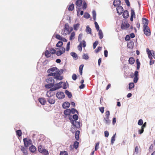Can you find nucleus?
<instances>
[{"mask_svg": "<svg viewBox=\"0 0 155 155\" xmlns=\"http://www.w3.org/2000/svg\"><path fill=\"white\" fill-rule=\"evenodd\" d=\"M54 76V78L57 80H61L63 79V76H61L60 74L58 71L51 73L48 75V76Z\"/></svg>", "mask_w": 155, "mask_h": 155, "instance_id": "nucleus-1", "label": "nucleus"}, {"mask_svg": "<svg viewBox=\"0 0 155 155\" xmlns=\"http://www.w3.org/2000/svg\"><path fill=\"white\" fill-rule=\"evenodd\" d=\"M24 145L25 147H27L29 145L31 144L32 142L31 139H27V138H25L23 139Z\"/></svg>", "mask_w": 155, "mask_h": 155, "instance_id": "nucleus-2", "label": "nucleus"}, {"mask_svg": "<svg viewBox=\"0 0 155 155\" xmlns=\"http://www.w3.org/2000/svg\"><path fill=\"white\" fill-rule=\"evenodd\" d=\"M82 0H77L76 2V5L77 8V15L78 16V14L79 12L80 11V8L81 7L82 4Z\"/></svg>", "mask_w": 155, "mask_h": 155, "instance_id": "nucleus-3", "label": "nucleus"}, {"mask_svg": "<svg viewBox=\"0 0 155 155\" xmlns=\"http://www.w3.org/2000/svg\"><path fill=\"white\" fill-rule=\"evenodd\" d=\"M152 51L153 52L151 53L148 48H147V52L148 54L149 58L150 59V60L152 59V56L155 59V53L153 51Z\"/></svg>", "mask_w": 155, "mask_h": 155, "instance_id": "nucleus-4", "label": "nucleus"}, {"mask_svg": "<svg viewBox=\"0 0 155 155\" xmlns=\"http://www.w3.org/2000/svg\"><path fill=\"white\" fill-rule=\"evenodd\" d=\"M143 30L144 34L147 36H149L150 35L151 33L149 28L148 26L146 28L143 27Z\"/></svg>", "mask_w": 155, "mask_h": 155, "instance_id": "nucleus-5", "label": "nucleus"}, {"mask_svg": "<svg viewBox=\"0 0 155 155\" xmlns=\"http://www.w3.org/2000/svg\"><path fill=\"white\" fill-rule=\"evenodd\" d=\"M56 96L59 99H62L65 97V95L64 92H59L56 94Z\"/></svg>", "mask_w": 155, "mask_h": 155, "instance_id": "nucleus-6", "label": "nucleus"}, {"mask_svg": "<svg viewBox=\"0 0 155 155\" xmlns=\"http://www.w3.org/2000/svg\"><path fill=\"white\" fill-rule=\"evenodd\" d=\"M130 26V24L127 22H124L122 23L121 25V28L122 29H126Z\"/></svg>", "mask_w": 155, "mask_h": 155, "instance_id": "nucleus-7", "label": "nucleus"}, {"mask_svg": "<svg viewBox=\"0 0 155 155\" xmlns=\"http://www.w3.org/2000/svg\"><path fill=\"white\" fill-rule=\"evenodd\" d=\"M117 13L119 15H121L123 12L124 9L121 6H119L117 8Z\"/></svg>", "mask_w": 155, "mask_h": 155, "instance_id": "nucleus-8", "label": "nucleus"}, {"mask_svg": "<svg viewBox=\"0 0 155 155\" xmlns=\"http://www.w3.org/2000/svg\"><path fill=\"white\" fill-rule=\"evenodd\" d=\"M59 69H58L56 67H53L49 69L48 71L47 72L49 74L53 73L52 72L53 71H56L57 72V71H58Z\"/></svg>", "mask_w": 155, "mask_h": 155, "instance_id": "nucleus-9", "label": "nucleus"}, {"mask_svg": "<svg viewBox=\"0 0 155 155\" xmlns=\"http://www.w3.org/2000/svg\"><path fill=\"white\" fill-rule=\"evenodd\" d=\"M142 22L143 24H144L143 26V27L146 28V27L148 26V20L146 18H142Z\"/></svg>", "mask_w": 155, "mask_h": 155, "instance_id": "nucleus-10", "label": "nucleus"}, {"mask_svg": "<svg viewBox=\"0 0 155 155\" xmlns=\"http://www.w3.org/2000/svg\"><path fill=\"white\" fill-rule=\"evenodd\" d=\"M46 82L48 84H52L54 85V81L52 78H49L46 80Z\"/></svg>", "mask_w": 155, "mask_h": 155, "instance_id": "nucleus-11", "label": "nucleus"}, {"mask_svg": "<svg viewBox=\"0 0 155 155\" xmlns=\"http://www.w3.org/2000/svg\"><path fill=\"white\" fill-rule=\"evenodd\" d=\"M129 16V14L128 11L125 10L123 12V16L124 18H128Z\"/></svg>", "mask_w": 155, "mask_h": 155, "instance_id": "nucleus-12", "label": "nucleus"}, {"mask_svg": "<svg viewBox=\"0 0 155 155\" xmlns=\"http://www.w3.org/2000/svg\"><path fill=\"white\" fill-rule=\"evenodd\" d=\"M47 100L50 104H54L55 102L54 99L52 98L51 97L47 98Z\"/></svg>", "mask_w": 155, "mask_h": 155, "instance_id": "nucleus-13", "label": "nucleus"}, {"mask_svg": "<svg viewBox=\"0 0 155 155\" xmlns=\"http://www.w3.org/2000/svg\"><path fill=\"white\" fill-rule=\"evenodd\" d=\"M70 104L68 102H65L62 104V107L66 109L68 108L70 106Z\"/></svg>", "mask_w": 155, "mask_h": 155, "instance_id": "nucleus-14", "label": "nucleus"}, {"mask_svg": "<svg viewBox=\"0 0 155 155\" xmlns=\"http://www.w3.org/2000/svg\"><path fill=\"white\" fill-rule=\"evenodd\" d=\"M121 3V1L119 0H114L113 2V5L115 6H117Z\"/></svg>", "mask_w": 155, "mask_h": 155, "instance_id": "nucleus-15", "label": "nucleus"}, {"mask_svg": "<svg viewBox=\"0 0 155 155\" xmlns=\"http://www.w3.org/2000/svg\"><path fill=\"white\" fill-rule=\"evenodd\" d=\"M52 91H53L51 90L50 89L49 91L47 92L46 95L48 98L51 97L54 94L53 93Z\"/></svg>", "mask_w": 155, "mask_h": 155, "instance_id": "nucleus-16", "label": "nucleus"}, {"mask_svg": "<svg viewBox=\"0 0 155 155\" xmlns=\"http://www.w3.org/2000/svg\"><path fill=\"white\" fill-rule=\"evenodd\" d=\"M39 101L42 105H45L46 103V100L44 98H41L38 99Z\"/></svg>", "mask_w": 155, "mask_h": 155, "instance_id": "nucleus-17", "label": "nucleus"}, {"mask_svg": "<svg viewBox=\"0 0 155 155\" xmlns=\"http://www.w3.org/2000/svg\"><path fill=\"white\" fill-rule=\"evenodd\" d=\"M70 54L71 56L73 57L74 59L76 60L78 59V56L75 52H71V53Z\"/></svg>", "mask_w": 155, "mask_h": 155, "instance_id": "nucleus-18", "label": "nucleus"}, {"mask_svg": "<svg viewBox=\"0 0 155 155\" xmlns=\"http://www.w3.org/2000/svg\"><path fill=\"white\" fill-rule=\"evenodd\" d=\"M54 87L51 89V90L55 91L60 88V87L58 85H57L56 84H54Z\"/></svg>", "mask_w": 155, "mask_h": 155, "instance_id": "nucleus-19", "label": "nucleus"}, {"mask_svg": "<svg viewBox=\"0 0 155 155\" xmlns=\"http://www.w3.org/2000/svg\"><path fill=\"white\" fill-rule=\"evenodd\" d=\"M64 113L66 116L70 115L71 114V109H67L64 110Z\"/></svg>", "mask_w": 155, "mask_h": 155, "instance_id": "nucleus-20", "label": "nucleus"}, {"mask_svg": "<svg viewBox=\"0 0 155 155\" xmlns=\"http://www.w3.org/2000/svg\"><path fill=\"white\" fill-rule=\"evenodd\" d=\"M29 150L31 152L34 153L36 150V148L35 146L32 145L29 147Z\"/></svg>", "mask_w": 155, "mask_h": 155, "instance_id": "nucleus-21", "label": "nucleus"}, {"mask_svg": "<svg viewBox=\"0 0 155 155\" xmlns=\"http://www.w3.org/2000/svg\"><path fill=\"white\" fill-rule=\"evenodd\" d=\"M80 131L79 130H77L76 131L75 134V138L77 140H78L79 138V135Z\"/></svg>", "mask_w": 155, "mask_h": 155, "instance_id": "nucleus-22", "label": "nucleus"}, {"mask_svg": "<svg viewBox=\"0 0 155 155\" xmlns=\"http://www.w3.org/2000/svg\"><path fill=\"white\" fill-rule=\"evenodd\" d=\"M65 93L67 95L68 97L69 98L71 97L72 95L71 92H69L68 91L66 90L65 91Z\"/></svg>", "mask_w": 155, "mask_h": 155, "instance_id": "nucleus-23", "label": "nucleus"}, {"mask_svg": "<svg viewBox=\"0 0 155 155\" xmlns=\"http://www.w3.org/2000/svg\"><path fill=\"white\" fill-rule=\"evenodd\" d=\"M134 44L133 41H130V42L127 43V47L128 48H133Z\"/></svg>", "mask_w": 155, "mask_h": 155, "instance_id": "nucleus-24", "label": "nucleus"}, {"mask_svg": "<svg viewBox=\"0 0 155 155\" xmlns=\"http://www.w3.org/2000/svg\"><path fill=\"white\" fill-rule=\"evenodd\" d=\"M98 35L99 36V38L100 39L102 38L103 37V35L102 32V31L101 30H98Z\"/></svg>", "mask_w": 155, "mask_h": 155, "instance_id": "nucleus-25", "label": "nucleus"}, {"mask_svg": "<svg viewBox=\"0 0 155 155\" xmlns=\"http://www.w3.org/2000/svg\"><path fill=\"white\" fill-rule=\"evenodd\" d=\"M135 61L134 58L133 57H130L129 58V62L130 64H134Z\"/></svg>", "mask_w": 155, "mask_h": 155, "instance_id": "nucleus-26", "label": "nucleus"}, {"mask_svg": "<svg viewBox=\"0 0 155 155\" xmlns=\"http://www.w3.org/2000/svg\"><path fill=\"white\" fill-rule=\"evenodd\" d=\"M21 150L25 155H27V151L25 148H24L22 146H21Z\"/></svg>", "mask_w": 155, "mask_h": 155, "instance_id": "nucleus-27", "label": "nucleus"}, {"mask_svg": "<svg viewBox=\"0 0 155 155\" xmlns=\"http://www.w3.org/2000/svg\"><path fill=\"white\" fill-rule=\"evenodd\" d=\"M75 34L74 32H72L71 35L70 37V40L72 41L73 40L74 38Z\"/></svg>", "mask_w": 155, "mask_h": 155, "instance_id": "nucleus-28", "label": "nucleus"}, {"mask_svg": "<svg viewBox=\"0 0 155 155\" xmlns=\"http://www.w3.org/2000/svg\"><path fill=\"white\" fill-rule=\"evenodd\" d=\"M45 55L47 58L50 57L51 56V54L50 53V52L46 50L45 52Z\"/></svg>", "mask_w": 155, "mask_h": 155, "instance_id": "nucleus-29", "label": "nucleus"}, {"mask_svg": "<svg viewBox=\"0 0 155 155\" xmlns=\"http://www.w3.org/2000/svg\"><path fill=\"white\" fill-rule=\"evenodd\" d=\"M63 43L62 41H59L56 45V46L58 47H61L63 45Z\"/></svg>", "mask_w": 155, "mask_h": 155, "instance_id": "nucleus-30", "label": "nucleus"}, {"mask_svg": "<svg viewBox=\"0 0 155 155\" xmlns=\"http://www.w3.org/2000/svg\"><path fill=\"white\" fill-rule=\"evenodd\" d=\"M54 86V85L52 84H49L45 85V87L47 88H52Z\"/></svg>", "mask_w": 155, "mask_h": 155, "instance_id": "nucleus-31", "label": "nucleus"}, {"mask_svg": "<svg viewBox=\"0 0 155 155\" xmlns=\"http://www.w3.org/2000/svg\"><path fill=\"white\" fill-rule=\"evenodd\" d=\"M116 134H114L111 137V143L112 144H113L114 141H115V137Z\"/></svg>", "mask_w": 155, "mask_h": 155, "instance_id": "nucleus-32", "label": "nucleus"}, {"mask_svg": "<svg viewBox=\"0 0 155 155\" xmlns=\"http://www.w3.org/2000/svg\"><path fill=\"white\" fill-rule=\"evenodd\" d=\"M86 31L88 33H89V34H91V28H90L89 26H87L86 27Z\"/></svg>", "mask_w": 155, "mask_h": 155, "instance_id": "nucleus-33", "label": "nucleus"}, {"mask_svg": "<svg viewBox=\"0 0 155 155\" xmlns=\"http://www.w3.org/2000/svg\"><path fill=\"white\" fill-rule=\"evenodd\" d=\"M44 149L43 148L41 145H40L38 147V151L41 153H42Z\"/></svg>", "mask_w": 155, "mask_h": 155, "instance_id": "nucleus-34", "label": "nucleus"}, {"mask_svg": "<svg viewBox=\"0 0 155 155\" xmlns=\"http://www.w3.org/2000/svg\"><path fill=\"white\" fill-rule=\"evenodd\" d=\"M104 120H105V123L106 124L109 125L110 123V120L109 119V118H104Z\"/></svg>", "mask_w": 155, "mask_h": 155, "instance_id": "nucleus-35", "label": "nucleus"}, {"mask_svg": "<svg viewBox=\"0 0 155 155\" xmlns=\"http://www.w3.org/2000/svg\"><path fill=\"white\" fill-rule=\"evenodd\" d=\"M76 112L78 114V111L74 108H73L71 110V113L73 114H75Z\"/></svg>", "mask_w": 155, "mask_h": 155, "instance_id": "nucleus-36", "label": "nucleus"}, {"mask_svg": "<svg viewBox=\"0 0 155 155\" xmlns=\"http://www.w3.org/2000/svg\"><path fill=\"white\" fill-rule=\"evenodd\" d=\"M83 67L84 65L83 64L81 65L79 67V72L81 75H82V70Z\"/></svg>", "mask_w": 155, "mask_h": 155, "instance_id": "nucleus-37", "label": "nucleus"}, {"mask_svg": "<svg viewBox=\"0 0 155 155\" xmlns=\"http://www.w3.org/2000/svg\"><path fill=\"white\" fill-rule=\"evenodd\" d=\"M80 25V24L79 23H77V24H75L74 25V29L75 30H77L78 29V28L79 27Z\"/></svg>", "mask_w": 155, "mask_h": 155, "instance_id": "nucleus-38", "label": "nucleus"}, {"mask_svg": "<svg viewBox=\"0 0 155 155\" xmlns=\"http://www.w3.org/2000/svg\"><path fill=\"white\" fill-rule=\"evenodd\" d=\"M49 52L50 53L54 54L56 53V51L55 49L53 48H51Z\"/></svg>", "mask_w": 155, "mask_h": 155, "instance_id": "nucleus-39", "label": "nucleus"}, {"mask_svg": "<svg viewBox=\"0 0 155 155\" xmlns=\"http://www.w3.org/2000/svg\"><path fill=\"white\" fill-rule=\"evenodd\" d=\"M92 13L93 19L94 20H95L96 19V12L94 10L92 11Z\"/></svg>", "mask_w": 155, "mask_h": 155, "instance_id": "nucleus-40", "label": "nucleus"}, {"mask_svg": "<svg viewBox=\"0 0 155 155\" xmlns=\"http://www.w3.org/2000/svg\"><path fill=\"white\" fill-rule=\"evenodd\" d=\"M74 8V5L73 4H71L69 6V7L68 8V10L69 11H72Z\"/></svg>", "mask_w": 155, "mask_h": 155, "instance_id": "nucleus-41", "label": "nucleus"}, {"mask_svg": "<svg viewBox=\"0 0 155 155\" xmlns=\"http://www.w3.org/2000/svg\"><path fill=\"white\" fill-rule=\"evenodd\" d=\"M90 17V15L87 12H85L84 15V17L86 18H88Z\"/></svg>", "mask_w": 155, "mask_h": 155, "instance_id": "nucleus-42", "label": "nucleus"}, {"mask_svg": "<svg viewBox=\"0 0 155 155\" xmlns=\"http://www.w3.org/2000/svg\"><path fill=\"white\" fill-rule=\"evenodd\" d=\"M77 128H79L80 127V123L76 121L75 124L74 125Z\"/></svg>", "mask_w": 155, "mask_h": 155, "instance_id": "nucleus-43", "label": "nucleus"}, {"mask_svg": "<svg viewBox=\"0 0 155 155\" xmlns=\"http://www.w3.org/2000/svg\"><path fill=\"white\" fill-rule=\"evenodd\" d=\"M83 36V34L82 33L80 34L78 36V41L81 43V40L82 39Z\"/></svg>", "mask_w": 155, "mask_h": 155, "instance_id": "nucleus-44", "label": "nucleus"}, {"mask_svg": "<svg viewBox=\"0 0 155 155\" xmlns=\"http://www.w3.org/2000/svg\"><path fill=\"white\" fill-rule=\"evenodd\" d=\"M134 85L133 83H130L129 84V89L130 90L134 88Z\"/></svg>", "mask_w": 155, "mask_h": 155, "instance_id": "nucleus-45", "label": "nucleus"}, {"mask_svg": "<svg viewBox=\"0 0 155 155\" xmlns=\"http://www.w3.org/2000/svg\"><path fill=\"white\" fill-rule=\"evenodd\" d=\"M69 119L71 120V122L72 126H74L75 124L76 121L73 120L72 118L70 117H69Z\"/></svg>", "mask_w": 155, "mask_h": 155, "instance_id": "nucleus-46", "label": "nucleus"}, {"mask_svg": "<svg viewBox=\"0 0 155 155\" xmlns=\"http://www.w3.org/2000/svg\"><path fill=\"white\" fill-rule=\"evenodd\" d=\"M55 53L58 56H60L63 54L61 50H59L57 51Z\"/></svg>", "mask_w": 155, "mask_h": 155, "instance_id": "nucleus-47", "label": "nucleus"}, {"mask_svg": "<svg viewBox=\"0 0 155 155\" xmlns=\"http://www.w3.org/2000/svg\"><path fill=\"white\" fill-rule=\"evenodd\" d=\"M83 58L85 60H87L89 58V57L88 56L87 54H84L83 57Z\"/></svg>", "mask_w": 155, "mask_h": 155, "instance_id": "nucleus-48", "label": "nucleus"}, {"mask_svg": "<svg viewBox=\"0 0 155 155\" xmlns=\"http://www.w3.org/2000/svg\"><path fill=\"white\" fill-rule=\"evenodd\" d=\"M16 134L19 137L21 135V130H17L16 131Z\"/></svg>", "mask_w": 155, "mask_h": 155, "instance_id": "nucleus-49", "label": "nucleus"}, {"mask_svg": "<svg viewBox=\"0 0 155 155\" xmlns=\"http://www.w3.org/2000/svg\"><path fill=\"white\" fill-rule=\"evenodd\" d=\"M82 42H81V43L80 42V43L78 47V50H79V51H81L82 50Z\"/></svg>", "mask_w": 155, "mask_h": 155, "instance_id": "nucleus-50", "label": "nucleus"}, {"mask_svg": "<svg viewBox=\"0 0 155 155\" xmlns=\"http://www.w3.org/2000/svg\"><path fill=\"white\" fill-rule=\"evenodd\" d=\"M98 41H96L94 42L93 44V48L94 49L96 47L97 45L98 44Z\"/></svg>", "mask_w": 155, "mask_h": 155, "instance_id": "nucleus-51", "label": "nucleus"}, {"mask_svg": "<svg viewBox=\"0 0 155 155\" xmlns=\"http://www.w3.org/2000/svg\"><path fill=\"white\" fill-rule=\"evenodd\" d=\"M110 115V112L107 111L105 112V118H109V116Z\"/></svg>", "mask_w": 155, "mask_h": 155, "instance_id": "nucleus-52", "label": "nucleus"}, {"mask_svg": "<svg viewBox=\"0 0 155 155\" xmlns=\"http://www.w3.org/2000/svg\"><path fill=\"white\" fill-rule=\"evenodd\" d=\"M60 155H68V153L67 151H64L60 152Z\"/></svg>", "mask_w": 155, "mask_h": 155, "instance_id": "nucleus-53", "label": "nucleus"}, {"mask_svg": "<svg viewBox=\"0 0 155 155\" xmlns=\"http://www.w3.org/2000/svg\"><path fill=\"white\" fill-rule=\"evenodd\" d=\"M101 49L102 47H98L97 49L95 50V52L96 53H97L101 50Z\"/></svg>", "mask_w": 155, "mask_h": 155, "instance_id": "nucleus-54", "label": "nucleus"}, {"mask_svg": "<svg viewBox=\"0 0 155 155\" xmlns=\"http://www.w3.org/2000/svg\"><path fill=\"white\" fill-rule=\"evenodd\" d=\"M71 30H70V31H68L67 30H65L64 29L63 34H64L65 35H66L68 34H69Z\"/></svg>", "mask_w": 155, "mask_h": 155, "instance_id": "nucleus-55", "label": "nucleus"}, {"mask_svg": "<svg viewBox=\"0 0 155 155\" xmlns=\"http://www.w3.org/2000/svg\"><path fill=\"white\" fill-rule=\"evenodd\" d=\"M76 128L75 126L74 125L72 126L71 131L72 132H74L76 130Z\"/></svg>", "mask_w": 155, "mask_h": 155, "instance_id": "nucleus-56", "label": "nucleus"}, {"mask_svg": "<svg viewBox=\"0 0 155 155\" xmlns=\"http://www.w3.org/2000/svg\"><path fill=\"white\" fill-rule=\"evenodd\" d=\"M78 143L77 141H76L75 142H74V145L75 149H77L78 147Z\"/></svg>", "mask_w": 155, "mask_h": 155, "instance_id": "nucleus-57", "label": "nucleus"}, {"mask_svg": "<svg viewBox=\"0 0 155 155\" xmlns=\"http://www.w3.org/2000/svg\"><path fill=\"white\" fill-rule=\"evenodd\" d=\"M73 118L75 120H77L78 119V115L76 114H75L73 116Z\"/></svg>", "mask_w": 155, "mask_h": 155, "instance_id": "nucleus-58", "label": "nucleus"}, {"mask_svg": "<svg viewBox=\"0 0 155 155\" xmlns=\"http://www.w3.org/2000/svg\"><path fill=\"white\" fill-rule=\"evenodd\" d=\"M64 29L65 30H67L68 31H70L69 30V26L68 24H65L64 26Z\"/></svg>", "mask_w": 155, "mask_h": 155, "instance_id": "nucleus-59", "label": "nucleus"}, {"mask_svg": "<svg viewBox=\"0 0 155 155\" xmlns=\"http://www.w3.org/2000/svg\"><path fill=\"white\" fill-rule=\"evenodd\" d=\"M99 109L100 111L103 114L104 111V107H99Z\"/></svg>", "mask_w": 155, "mask_h": 155, "instance_id": "nucleus-60", "label": "nucleus"}, {"mask_svg": "<svg viewBox=\"0 0 155 155\" xmlns=\"http://www.w3.org/2000/svg\"><path fill=\"white\" fill-rule=\"evenodd\" d=\"M55 38L60 40H61L62 37H61L60 35L57 34L56 35Z\"/></svg>", "mask_w": 155, "mask_h": 155, "instance_id": "nucleus-61", "label": "nucleus"}, {"mask_svg": "<svg viewBox=\"0 0 155 155\" xmlns=\"http://www.w3.org/2000/svg\"><path fill=\"white\" fill-rule=\"evenodd\" d=\"M99 145V143L97 142L96 144V145L95 147V150H97L99 148L98 146Z\"/></svg>", "mask_w": 155, "mask_h": 155, "instance_id": "nucleus-62", "label": "nucleus"}, {"mask_svg": "<svg viewBox=\"0 0 155 155\" xmlns=\"http://www.w3.org/2000/svg\"><path fill=\"white\" fill-rule=\"evenodd\" d=\"M143 122L142 120L140 119L138 121V124L139 125H141L143 124Z\"/></svg>", "mask_w": 155, "mask_h": 155, "instance_id": "nucleus-63", "label": "nucleus"}, {"mask_svg": "<svg viewBox=\"0 0 155 155\" xmlns=\"http://www.w3.org/2000/svg\"><path fill=\"white\" fill-rule=\"evenodd\" d=\"M42 153H43L45 155H48V151L45 149H44Z\"/></svg>", "mask_w": 155, "mask_h": 155, "instance_id": "nucleus-64", "label": "nucleus"}]
</instances>
